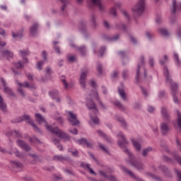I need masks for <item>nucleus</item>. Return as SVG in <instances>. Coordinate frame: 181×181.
I'll return each instance as SVG.
<instances>
[{"instance_id": "nucleus-33", "label": "nucleus", "mask_w": 181, "mask_h": 181, "mask_svg": "<svg viewBox=\"0 0 181 181\" xmlns=\"http://www.w3.org/2000/svg\"><path fill=\"white\" fill-rule=\"evenodd\" d=\"M158 32L162 35L163 36H169V32H168V30L163 28H160L158 29Z\"/></svg>"}, {"instance_id": "nucleus-29", "label": "nucleus", "mask_w": 181, "mask_h": 181, "mask_svg": "<svg viewBox=\"0 0 181 181\" xmlns=\"http://www.w3.org/2000/svg\"><path fill=\"white\" fill-rule=\"evenodd\" d=\"M118 93L122 100L125 101L127 100V95H125V91L124 90V88H118Z\"/></svg>"}, {"instance_id": "nucleus-37", "label": "nucleus", "mask_w": 181, "mask_h": 181, "mask_svg": "<svg viewBox=\"0 0 181 181\" xmlns=\"http://www.w3.org/2000/svg\"><path fill=\"white\" fill-rule=\"evenodd\" d=\"M54 119H55V121H57L59 124H63V119L62 118V117H60L59 113H57L56 115L54 116Z\"/></svg>"}, {"instance_id": "nucleus-20", "label": "nucleus", "mask_w": 181, "mask_h": 181, "mask_svg": "<svg viewBox=\"0 0 181 181\" xmlns=\"http://www.w3.org/2000/svg\"><path fill=\"white\" fill-rule=\"evenodd\" d=\"M17 145L22 149H24V151H30V147H29V146H28V144H26V143H25L23 141H17Z\"/></svg>"}, {"instance_id": "nucleus-47", "label": "nucleus", "mask_w": 181, "mask_h": 181, "mask_svg": "<svg viewBox=\"0 0 181 181\" xmlns=\"http://www.w3.org/2000/svg\"><path fill=\"white\" fill-rule=\"evenodd\" d=\"M167 61H168V57L166 55H164L163 57V60L162 59L160 60V64L163 65V64H165V62Z\"/></svg>"}, {"instance_id": "nucleus-61", "label": "nucleus", "mask_w": 181, "mask_h": 181, "mask_svg": "<svg viewBox=\"0 0 181 181\" xmlns=\"http://www.w3.org/2000/svg\"><path fill=\"white\" fill-rule=\"evenodd\" d=\"M68 60L69 62H74V60H76V57L71 55L68 57Z\"/></svg>"}, {"instance_id": "nucleus-4", "label": "nucleus", "mask_w": 181, "mask_h": 181, "mask_svg": "<svg viewBox=\"0 0 181 181\" xmlns=\"http://www.w3.org/2000/svg\"><path fill=\"white\" fill-rule=\"evenodd\" d=\"M145 64V58L144 56H141L139 59V64L137 65V71H136V81H139V77L144 74V77H146V71L145 70V68H144V66Z\"/></svg>"}, {"instance_id": "nucleus-35", "label": "nucleus", "mask_w": 181, "mask_h": 181, "mask_svg": "<svg viewBox=\"0 0 181 181\" xmlns=\"http://www.w3.org/2000/svg\"><path fill=\"white\" fill-rule=\"evenodd\" d=\"M62 83L64 84V88H65L66 90L71 88V87H73V83H67L65 79H62Z\"/></svg>"}, {"instance_id": "nucleus-49", "label": "nucleus", "mask_w": 181, "mask_h": 181, "mask_svg": "<svg viewBox=\"0 0 181 181\" xmlns=\"http://www.w3.org/2000/svg\"><path fill=\"white\" fill-rule=\"evenodd\" d=\"M112 103L116 105V107H118V108H122V105L118 100H116L115 103L112 102Z\"/></svg>"}, {"instance_id": "nucleus-25", "label": "nucleus", "mask_w": 181, "mask_h": 181, "mask_svg": "<svg viewBox=\"0 0 181 181\" xmlns=\"http://www.w3.org/2000/svg\"><path fill=\"white\" fill-rule=\"evenodd\" d=\"M90 4L93 6L99 8L100 11H103V4H101V0H90Z\"/></svg>"}, {"instance_id": "nucleus-18", "label": "nucleus", "mask_w": 181, "mask_h": 181, "mask_svg": "<svg viewBox=\"0 0 181 181\" xmlns=\"http://www.w3.org/2000/svg\"><path fill=\"white\" fill-rule=\"evenodd\" d=\"M100 176L105 178V180L117 181V178L112 175H107V174L102 170H99Z\"/></svg>"}, {"instance_id": "nucleus-64", "label": "nucleus", "mask_w": 181, "mask_h": 181, "mask_svg": "<svg viewBox=\"0 0 181 181\" xmlns=\"http://www.w3.org/2000/svg\"><path fill=\"white\" fill-rule=\"evenodd\" d=\"M26 76L28 80H33V76H32L30 74H27Z\"/></svg>"}, {"instance_id": "nucleus-52", "label": "nucleus", "mask_w": 181, "mask_h": 181, "mask_svg": "<svg viewBox=\"0 0 181 181\" xmlns=\"http://www.w3.org/2000/svg\"><path fill=\"white\" fill-rule=\"evenodd\" d=\"M79 52L81 54H84L86 53V47L83 46L79 48Z\"/></svg>"}, {"instance_id": "nucleus-58", "label": "nucleus", "mask_w": 181, "mask_h": 181, "mask_svg": "<svg viewBox=\"0 0 181 181\" xmlns=\"http://www.w3.org/2000/svg\"><path fill=\"white\" fill-rule=\"evenodd\" d=\"M13 37H21L22 36V33H17L15 34V33H12Z\"/></svg>"}, {"instance_id": "nucleus-56", "label": "nucleus", "mask_w": 181, "mask_h": 181, "mask_svg": "<svg viewBox=\"0 0 181 181\" xmlns=\"http://www.w3.org/2000/svg\"><path fill=\"white\" fill-rule=\"evenodd\" d=\"M141 91L144 94V95H145L146 97H147L148 93V90H146V89L144 88L143 87H141Z\"/></svg>"}, {"instance_id": "nucleus-62", "label": "nucleus", "mask_w": 181, "mask_h": 181, "mask_svg": "<svg viewBox=\"0 0 181 181\" xmlns=\"http://www.w3.org/2000/svg\"><path fill=\"white\" fill-rule=\"evenodd\" d=\"M69 152H71L74 156H77V155H78V151H71V149H69Z\"/></svg>"}, {"instance_id": "nucleus-14", "label": "nucleus", "mask_w": 181, "mask_h": 181, "mask_svg": "<svg viewBox=\"0 0 181 181\" xmlns=\"http://www.w3.org/2000/svg\"><path fill=\"white\" fill-rule=\"evenodd\" d=\"M49 96L53 100H55L56 103H62V98H60V96L59 95V91L57 90H54L51 92H49Z\"/></svg>"}, {"instance_id": "nucleus-21", "label": "nucleus", "mask_w": 181, "mask_h": 181, "mask_svg": "<svg viewBox=\"0 0 181 181\" xmlns=\"http://www.w3.org/2000/svg\"><path fill=\"white\" fill-rule=\"evenodd\" d=\"M161 115L163 118L164 119H166V121H169L170 115H169V110L165 107H163L161 108Z\"/></svg>"}, {"instance_id": "nucleus-8", "label": "nucleus", "mask_w": 181, "mask_h": 181, "mask_svg": "<svg viewBox=\"0 0 181 181\" xmlns=\"http://www.w3.org/2000/svg\"><path fill=\"white\" fill-rule=\"evenodd\" d=\"M18 88V93H19L21 97H22V98H25V97H26V93H25V92L23 91V90H22V87H26L27 88H30V90H33V88H36V86L33 84H29V83L28 82H25L23 84L16 81Z\"/></svg>"}, {"instance_id": "nucleus-27", "label": "nucleus", "mask_w": 181, "mask_h": 181, "mask_svg": "<svg viewBox=\"0 0 181 181\" xmlns=\"http://www.w3.org/2000/svg\"><path fill=\"white\" fill-rule=\"evenodd\" d=\"M37 28L38 25L37 23H35L33 25V26L30 28V33L32 36H35L36 33H37Z\"/></svg>"}, {"instance_id": "nucleus-45", "label": "nucleus", "mask_w": 181, "mask_h": 181, "mask_svg": "<svg viewBox=\"0 0 181 181\" xmlns=\"http://www.w3.org/2000/svg\"><path fill=\"white\" fill-rule=\"evenodd\" d=\"M99 148L105 153H108V149H107V147L103 146V144H99Z\"/></svg>"}, {"instance_id": "nucleus-22", "label": "nucleus", "mask_w": 181, "mask_h": 181, "mask_svg": "<svg viewBox=\"0 0 181 181\" xmlns=\"http://www.w3.org/2000/svg\"><path fill=\"white\" fill-rule=\"evenodd\" d=\"M160 129H161L162 134L163 135H166V134H168V132H169L170 128L169 127V125H168V124L163 122L160 125Z\"/></svg>"}, {"instance_id": "nucleus-43", "label": "nucleus", "mask_w": 181, "mask_h": 181, "mask_svg": "<svg viewBox=\"0 0 181 181\" xmlns=\"http://www.w3.org/2000/svg\"><path fill=\"white\" fill-rule=\"evenodd\" d=\"M96 67L99 74H103V65H101V64H98Z\"/></svg>"}, {"instance_id": "nucleus-50", "label": "nucleus", "mask_w": 181, "mask_h": 181, "mask_svg": "<svg viewBox=\"0 0 181 181\" xmlns=\"http://www.w3.org/2000/svg\"><path fill=\"white\" fill-rule=\"evenodd\" d=\"M146 35L148 37V39L151 40V39H152V37L153 36V34H152V33H151L149 31H146Z\"/></svg>"}, {"instance_id": "nucleus-55", "label": "nucleus", "mask_w": 181, "mask_h": 181, "mask_svg": "<svg viewBox=\"0 0 181 181\" xmlns=\"http://www.w3.org/2000/svg\"><path fill=\"white\" fill-rule=\"evenodd\" d=\"M174 159L175 160H177V162H178V163H180V165H181V158L179 157V156H175Z\"/></svg>"}, {"instance_id": "nucleus-10", "label": "nucleus", "mask_w": 181, "mask_h": 181, "mask_svg": "<svg viewBox=\"0 0 181 181\" xmlns=\"http://www.w3.org/2000/svg\"><path fill=\"white\" fill-rule=\"evenodd\" d=\"M0 90H4L6 94H8L10 97H15V94L12 92V90L8 87L6 81L4 78H0Z\"/></svg>"}, {"instance_id": "nucleus-24", "label": "nucleus", "mask_w": 181, "mask_h": 181, "mask_svg": "<svg viewBox=\"0 0 181 181\" xmlns=\"http://www.w3.org/2000/svg\"><path fill=\"white\" fill-rule=\"evenodd\" d=\"M81 166L82 168H85L86 169H88V172L90 174V175H93L94 176H95V175H97L95 173V172H94V170L90 168V164H87V163H82L81 164Z\"/></svg>"}, {"instance_id": "nucleus-46", "label": "nucleus", "mask_w": 181, "mask_h": 181, "mask_svg": "<svg viewBox=\"0 0 181 181\" xmlns=\"http://www.w3.org/2000/svg\"><path fill=\"white\" fill-rule=\"evenodd\" d=\"M175 173L178 176V181H181V170L175 169Z\"/></svg>"}, {"instance_id": "nucleus-59", "label": "nucleus", "mask_w": 181, "mask_h": 181, "mask_svg": "<svg viewBox=\"0 0 181 181\" xmlns=\"http://www.w3.org/2000/svg\"><path fill=\"white\" fill-rule=\"evenodd\" d=\"M130 40L133 43V45H136V39L133 36H130Z\"/></svg>"}, {"instance_id": "nucleus-5", "label": "nucleus", "mask_w": 181, "mask_h": 181, "mask_svg": "<svg viewBox=\"0 0 181 181\" xmlns=\"http://www.w3.org/2000/svg\"><path fill=\"white\" fill-rule=\"evenodd\" d=\"M117 138H119V140L117 141V144L120 148L123 149V151L125 152V153H127L129 156H131V152H129V150L127 148V146L128 145V141H127V139H125V136L122 134V132H119L117 134Z\"/></svg>"}, {"instance_id": "nucleus-28", "label": "nucleus", "mask_w": 181, "mask_h": 181, "mask_svg": "<svg viewBox=\"0 0 181 181\" xmlns=\"http://www.w3.org/2000/svg\"><path fill=\"white\" fill-rule=\"evenodd\" d=\"M76 144H78V145H86V146H91L90 142H88L86 139H81L79 140H77Z\"/></svg>"}, {"instance_id": "nucleus-32", "label": "nucleus", "mask_w": 181, "mask_h": 181, "mask_svg": "<svg viewBox=\"0 0 181 181\" xmlns=\"http://www.w3.org/2000/svg\"><path fill=\"white\" fill-rule=\"evenodd\" d=\"M11 166H13V168H16L17 169H22V168H23V164L19 162L13 161L11 162Z\"/></svg>"}, {"instance_id": "nucleus-57", "label": "nucleus", "mask_w": 181, "mask_h": 181, "mask_svg": "<svg viewBox=\"0 0 181 181\" xmlns=\"http://www.w3.org/2000/svg\"><path fill=\"white\" fill-rule=\"evenodd\" d=\"M147 110L148 111V112H153V111H155V107L152 106H148L147 107Z\"/></svg>"}, {"instance_id": "nucleus-44", "label": "nucleus", "mask_w": 181, "mask_h": 181, "mask_svg": "<svg viewBox=\"0 0 181 181\" xmlns=\"http://www.w3.org/2000/svg\"><path fill=\"white\" fill-rule=\"evenodd\" d=\"M45 73L46 74L50 76V74L53 73V70L52 69V68H50V66H47L45 69Z\"/></svg>"}, {"instance_id": "nucleus-12", "label": "nucleus", "mask_w": 181, "mask_h": 181, "mask_svg": "<svg viewBox=\"0 0 181 181\" xmlns=\"http://www.w3.org/2000/svg\"><path fill=\"white\" fill-rule=\"evenodd\" d=\"M68 119L71 125H78L80 122L77 119V115L71 112H69Z\"/></svg>"}, {"instance_id": "nucleus-7", "label": "nucleus", "mask_w": 181, "mask_h": 181, "mask_svg": "<svg viewBox=\"0 0 181 181\" xmlns=\"http://www.w3.org/2000/svg\"><path fill=\"white\" fill-rule=\"evenodd\" d=\"M22 121H25V122H28V124H30L33 127L34 131H35L36 132H40V130H39V128H37L36 124L33 123V120L32 119V118H30V116L28 115H25L21 117H18L14 122H22Z\"/></svg>"}, {"instance_id": "nucleus-17", "label": "nucleus", "mask_w": 181, "mask_h": 181, "mask_svg": "<svg viewBox=\"0 0 181 181\" xmlns=\"http://www.w3.org/2000/svg\"><path fill=\"white\" fill-rule=\"evenodd\" d=\"M120 168L122 170V172H124L126 175L130 176V177H133V179H137L138 180H139L138 177H136V175L134 173H133L132 171H129L124 166L122 165Z\"/></svg>"}, {"instance_id": "nucleus-30", "label": "nucleus", "mask_w": 181, "mask_h": 181, "mask_svg": "<svg viewBox=\"0 0 181 181\" xmlns=\"http://www.w3.org/2000/svg\"><path fill=\"white\" fill-rule=\"evenodd\" d=\"M131 165L136 168L139 170H142L144 169V165L141 163H133L130 162Z\"/></svg>"}, {"instance_id": "nucleus-3", "label": "nucleus", "mask_w": 181, "mask_h": 181, "mask_svg": "<svg viewBox=\"0 0 181 181\" xmlns=\"http://www.w3.org/2000/svg\"><path fill=\"white\" fill-rule=\"evenodd\" d=\"M86 106L88 110H92L90 115L92 122L95 124H98V122H100V119H98V117H97V116L93 115V114H97V112H98V110L95 107V103H94L92 100H87Z\"/></svg>"}, {"instance_id": "nucleus-2", "label": "nucleus", "mask_w": 181, "mask_h": 181, "mask_svg": "<svg viewBox=\"0 0 181 181\" xmlns=\"http://www.w3.org/2000/svg\"><path fill=\"white\" fill-rule=\"evenodd\" d=\"M163 74L165 77L166 83L170 85L173 102L175 104H179V99H177V96H176V94L177 93V83L172 81V78H170L168 68L165 67L163 69Z\"/></svg>"}, {"instance_id": "nucleus-36", "label": "nucleus", "mask_w": 181, "mask_h": 181, "mask_svg": "<svg viewBox=\"0 0 181 181\" xmlns=\"http://www.w3.org/2000/svg\"><path fill=\"white\" fill-rule=\"evenodd\" d=\"M116 119H117V121H118L119 122H120V124H121L123 127H127V123L125 122V120L124 119V118H122V117H121L116 116Z\"/></svg>"}, {"instance_id": "nucleus-9", "label": "nucleus", "mask_w": 181, "mask_h": 181, "mask_svg": "<svg viewBox=\"0 0 181 181\" xmlns=\"http://www.w3.org/2000/svg\"><path fill=\"white\" fill-rule=\"evenodd\" d=\"M29 54V52H28V50H21L20 51V56H21L23 59V62L22 63L21 61H18L17 62H14L13 63V66L14 67H16V69H22L23 67V65L25 63H28V59L26 58V56H28Z\"/></svg>"}, {"instance_id": "nucleus-19", "label": "nucleus", "mask_w": 181, "mask_h": 181, "mask_svg": "<svg viewBox=\"0 0 181 181\" xmlns=\"http://www.w3.org/2000/svg\"><path fill=\"white\" fill-rule=\"evenodd\" d=\"M121 8V3H116L115 6L110 8V13L112 16H117V9Z\"/></svg>"}, {"instance_id": "nucleus-13", "label": "nucleus", "mask_w": 181, "mask_h": 181, "mask_svg": "<svg viewBox=\"0 0 181 181\" xmlns=\"http://www.w3.org/2000/svg\"><path fill=\"white\" fill-rule=\"evenodd\" d=\"M42 59H44V60L38 61L36 64V69L39 71H40L42 70V67H43L45 63L46 62V59L47 57V54L45 51H43L42 52Z\"/></svg>"}, {"instance_id": "nucleus-23", "label": "nucleus", "mask_w": 181, "mask_h": 181, "mask_svg": "<svg viewBox=\"0 0 181 181\" xmlns=\"http://www.w3.org/2000/svg\"><path fill=\"white\" fill-rule=\"evenodd\" d=\"M181 9V3L176 4V0L173 1V9L171 10L172 13H175L176 11Z\"/></svg>"}, {"instance_id": "nucleus-63", "label": "nucleus", "mask_w": 181, "mask_h": 181, "mask_svg": "<svg viewBox=\"0 0 181 181\" xmlns=\"http://www.w3.org/2000/svg\"><path fill=\"white\" fill-rule=\"evenodd\" d=\"M122 12L123 15H124L126 18H129V16L128 15V13L127 12V11L122 10Z\"/></svg>"}, {"instance_id": "nucleus-40", "label": "nucleus", "mask_w": 181, "mask_h": 181, "mask_svg": "<svg viewBox=\"0 0 181 181\" xmlns=\"http://www.w3.org/2000/svg\"><path fill=\"white\" fill-rule=\"evenodd\" d=\"M152 151V148L148 147L146 149H144L142 151V156H146L148 155V152H151Z\"/></svg>"}, {"instance_id": "nucleus-41", "label": "nucleus", "mask_w": 181, "mask_h": 181, "mask_svg": "<svg viewBox=\"0 0 181 181\" xmlns=\"http://www.w3.org/2000/svg\"><path fill=\"white\" fill-rule=\"evenodd\" d=\"M52 142H54V144L55 145H57V148H58V149H59V151H63V147H62V146H59V140L53 139V140H52Z\"/></svg>"}, {"instance_id": "nucleus-60", "label": "nucleus", "mask_w": 181, "mask_h": 181, "mask_svg": "<svg viewBox=\"0 0 181 181\" xmlns=\"http://www.w3.org/2000/svg\"><path fill=\"white\" fill-rule=\"evenodd\" d=\"M14 153H15L18 158H22V154H21V153H19V151H18V150H16V148H15Z\"/></svg>"}, {"instance_id": "nucleus-51", "label": "nucleus", "mask_w": 181, "mask_h": 181, "mask_svg": "<svg viewBox=\"0 0 181 181\" xmlns=\"http://www.w3.org/2000/svg\"><path fill=\"white\" fill-rule=\"evenodd\" d=\"M30 142H33L34 144L39 143V139H36V137H33L30 139Z\"/></svg>"}, {"instance_id": "nucleus-48", "label": "nucleus", "mask_w": 181, "mask_h": 181, "mask_svg": "<svg viewBox=\"0 0 181 181\" xmlns=\"http://www.w3.org/2000/svg\"><path fill=\"white\" fill-rule=\"evenodd\" d=\"M54 160H64V158L62 156H54Z\"/></svg>"}, {"instance_id": "nucleus-15", "label": "nucleus", "mask_w": 181, "mask_h": 181, "mask_svg": "<svg viewBox=\"0 0 181 181\" xmlns=\"http://www.w3.org/2000/svg\"><path fill=\"white\" fill-rule=\"evenodd\" d=\"M175 112L177 115V117L175 122H173V125L175 129H181V115L179 110H176Z\"/></svg>"}, {"instance_id": "nucleus-53", "label": "nucleus", "mask_w": 181, "mask_h": 181, "mask_svg": "<svg viewBox=\"0 0 181 181\" xmlns=\"http://www.w3.org/2000/svg\"><path fill=\"white\" fill-rule=\"evenodd\" d=\"M153 64H154L153 58L150 57L148 59L149 66H151V67H152L153 66Z\"/></svg>"}, {"instance_id": "nucleus-42", "label": "nucleus", "mask_w": 181, "mask_h": 181, "mask_svg": "<svg viewBox=\"0 0 181 181\" xmlns=\"http://www.w3.org/2000/svg\"><path fill=\"white\" fill-rule=\"evenodd\" d=\"M104 52H105V47H102L100 48V49L98 52V56L99 57H102V56L104 54Z\"/></svg>"}, {"instance_id": "nucleus-54", "label": "nucleus", "mask_w": 181, "mask_h": 181, "mask_svg": "<svg viewBox=\"0 0 181 181\" xmlns=\"http://www.w3.org/2000/svg\"><path fill=\"white\" fill-rule=\"evenodd\" d=\"M90 84L91 87H93V88H95L97 87V84L95 83V81L94 80H91L90 81Z\"/></svg>"}, {"instance_id": "nucleus-11", "label": "nucleus", "mask_w": 181, "mask_h": 181, "mask_svg": "<svg viewBox=\"0 0 181 181\" xmlns=\"http://www.w3.org/2000/svg\"><path fill=\"white\" fill-rule=\"evenodd\" d=\"M90 74L88 69H83L81 71L79 77V83L82 88H86V77Z\"/></svg>"}, {"instance_id": "nucleus-38", "label": "nucleus", "mask_w": 181, "mask_h": 181, "mask_svg": "<svg viewBox=\"0 0 181 181\" xmlns=\"http://www.w3.org/2000/svg\"><path fill=\"white\" fill-rule=\"evenodd\" d=\"M173 59L177 66H181L180 61H179V55L177 53L173 54Z\"/></svg>"}, {"instance_id": "nucleus-34", "label": "nucleus", "mask_w": 181, "mask_h": 181, "mask_svg": "<svg viewBox=\"0 0 181 181\" xmlns=\"http://www.w3.org/2000/svg\"><path fill=\"white\" fill-rule=\"evenodd\" d=\"M0 108L2 110V111H5L6 108V104L4 103V99L2 98V96L0 95Z\"/></svg>"}, {"instance_id": "nucleus-6", "label": "nucleus", "mask_w": 181, "mask_h": 181, "mask_svg": "<svg viewBox=\"0 0 181 181\" xmlns=\"http://www.w3.org/2000/svg\"><path fill=\"white\" fill-rule=\"evenodd\" d=\"M146 4L145 3V0H139L137 4L132 7V11L134 15H142L144 13V11H145V8Z\"/></svg>"}, {"instance_id": "nucleus-39", "label": "nucleus", "mask_w": 181, "mask_h": 181, "mask_svg": "<svg viewBox=\"0 0 181 181\" xmlns=\"http://www.w3.org/2000/svg\"><path fill=\"white\" fill-rule=\"evenodd\" d=\"M97 133L99 135V136H101V138H103V139L110 141V139H108V137H107V136L101 130H98Z\"/></svg>"}, {"instance_id": "nucleus-16", "label": "nucleus", "mask_w": 181, "mask_h": 181, "mask_svg": "<svg viewBox=\"0 0 181 181\" xmlns=\"http://www.w3.org/2000/svg\"><path fill=\"white\" fill-rule=\"evenodd\" d=\"M0 56L1 57H6V59H11L13 57V52L8 49H0Z\"/></svg>"}, {"instance_id": "nucleus-26", "label": "nucleus", "mask_w": 181, "mask_h": 181, "mask_svg": "<svg viewBox=\"0 0 181 181\" xmlns=\"http://www.w3.org/2000/svg\"><path fill=\"white\" fill-rule=\"evenodd\" d=\"M134 148H135V150L137 152H139V151H141V144H139V141L135 140V139H132V140Z\"/></svg>"}, {"instance_id": "nucleus-1", "label": "nucleus", "mask_w": 181, "mask_h": 181, "mask_svg": "<svg viewBox=\"0 0 181 181\" xmlns=\"http://www.w3.org/2000/svg\"><path fill=\"white\" fill-rule=\"evenodd\" d=\"M35 121H37L38 124L44 123L46 129H47L49 132H52V134H54V135L58 136V138H60V139H63V141H69V139H70V137L58 127L53 128L52 126L49 125L42 115L37 113L35 115Z\"/></svg>"}, {"instance_id": "nucleus-31", "label": "nucleus", "mask_w": 181, "mask_h": 181, "mask_svg": "<svg viewBox=\"0 0 181 181\" xmlns=\"http://www.w3.org/2000/svg\"><path fill=\"white\" fill-rule=\"evenodd\" d=\"M90 95L91 98H94L95 100H97L100 103V99L98 98V92H97L96 90H92Z\"/></svg>"}]
</instances>
